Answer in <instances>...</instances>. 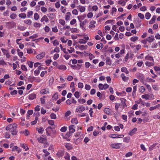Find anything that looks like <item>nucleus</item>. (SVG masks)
<instances>
[{
  "mask_svg": "<svg viewBox=\"0 0 160 160\" xmlns=\"http://www.w3.org/2000/svg\"><path fill=\"white\" fill-rule=\"evenodd\" d=\"M17 127V124L13 123L7 127L6 129L8 131L12 132V135H15L17 134V131L16 130Z\"/></svg>",
  "mask_w": 160,
  "mask_h": 160,
  "instance_id": "obj_1",
  "label": "nucleus"
},
{
  "mask_svg": "<svg viewBox=\"0 0 160 160\" xmlns=\"http://www.w3.org/2000/svg\"><path fill=\"white\" fill-rule=\"evenodd\" d=\"M47 135L48 136H51V134H55L56 133V131L54 129V128L51 126L48 127L46 129Z\"/></svg>",
  "mask_w": 160,
  "mask_h": 160,
  "instance_id": "obj_2",
  "label": "nucleus"
},
{
  "mask_svg": "<svg viewBox=\"0 0 160 160\" xmlns=\"http://www.w3.org/2000/svg\"><path fill=\"white\" fill-rule=\"evenodd\" d=\"M75 127L74 125H72L70 126L69 127V133L68 134L67 133V134L66 135L69 136L70 133H72L74 132L75 131Z\"/></svg>",
  "mask_w": 160,
  "mask_h": 160,
  "instance_id": "obj_3",
  "label": "nucleus"
},
{
  "mask_svg": "<svg viewBox=\"0 0 160 160\" xmlns=\"http://www.w3.org/2000/svg\"><path fill=\"white\" fill-rule=\"evenodd\" d=\"M119 145H121L120 143L112 144L110 145L111 147L114 149H119L120 148Z\"/></svg>",
  "mask_w": 160,
  "mask_h": 160,
  "instance_id": "obj_4",
  "label": "nucleus"
},
{
  "mask_svg": "<svg viewBox=\"0 0 160 160\" xmlns=\"http://www.w3.org/2000/svg\"><path fill=\"white\" fill-rule=\"evenodd\" d=\"M77 9H79V11L81 12H84L86 9L85 7L82 6L80 5L77 6Z\"/></svg>",
  "mask_w": 160,
  "mask_h": 160,
  "instance_id": "obj_5",
  "label": "nucleus"
},
{
  "mask_svg": "<svg viewBox=\"0 0 160 160\" xmlns=\"http://www.w3.org/2000/svg\"><path fill=\"white\" fill-rule=\"evenodd\" d=\"M7 25L10 28H13L16 26L15 23L13 22H7Z\"/></svg>",
  "mask_w": 160,
  "mask_h": 160,
  "instance_id": "obj_6",
  "label": "nucleus"
},
{
  "mask_svg": "<svg viewBox=\"0 0 160 160\" xmlns=\"http://www.w3.org/2000/svg\"><path fill=\"white\" fill-rule=\"evenodd\" d=\"M45 52H42L41 53L37 55L36 56V58L38 59H41L45 56Z\"/></svg>",
  "mask_w": 160,
  "mask_h": 160,
  "instance_id": "obj_7",
  "label": "nucleus"
},
{
  "mask_svg": "<svg viewBox=\"0 0 160 160\" xmlns=\"http://www.w3.org/2000/svg\"><path fill=\"white\" fill-rule=\"evenodd\" d=\"M96 22L95 21L92 20L91 21L90 23V25L89 26V28H94L95 27V24Z\"/></svg>",
  "mask_w": 160,
  "mask_h": 160,
  "instance_id": "obj_8",
  "label": "nucleus"
},
{
  "mask_svg": "<svg viewBox=\"0 0 160 160\" xmlns=\"http://www.w3.org/2000/svg\"><path fill=\"white\" fill-rule=\"evenodd\" d=\"M122 104L123 107V108H124L125 107H127V106L126 104V100L124 98H122L120 99Z\"/></svg>",
  "mask_w": 160,
  "mask_h": 160,
  "instance_id": "obj_9",
  "label": "nucleus"
},
{
  "mask_svg": "<svg viewBox=\"0 0 160 160\" xmlns=\"http://www.w3.org/2000/svg\"><path fill=\"white\" fill-rule=\"evenodd\" d=\"M137 77L141 82H142L144 80V77L142 74H139L137 76Z\"/></svg>",
  "mask_w": 160,
  "mask_h": 160,
  "instance_id": "obj_10",
  "label": "nucleus"
},
{
  "mask_svg": "<svg viewBox=\"0 0 160 160\" xmlns=\"http://www.w3.org/2000/svg\"><path fill=\"white\" fill-rule=\"evenodd\" d=\"M137 131V128H135L132 130L130 131L129 132L128 134L129 135L132 136L135 134V132Z\"/></svg>",
  "mask_w": 160,
  "mask_h": 160,
  "instance_id": "obj_11",
  "label": "nucleus"
},
{
  "mask_svg": "<svg viewBox=\"0 0 160 160\" xmlns=\"http://www.w3.org/2000/svg\"><path fill=\"white\" fill-rule=\"evenodd\" d=\"M159 108H160V104H158L153 107H150L149 108V110L152 111Z\"/></svg>",
  "mask_w": 160,
  "mask_h": 160,
  "instance_id": "obj_12",
  "label": "nucleus"
},
{
  "mask_svg": "<svg viewBox=\"0 0 160 160\" xmlns=\"http://www.w3.org/2000/svg\"><path fill=\"white\" fill-rule=\"evenodd\" d=\"M147 39L149 43L152 42L154 40V37L153 36H151Z\"/></svg>",
  "mask_w": 160,
  "mask_h": 160,
  "instance_id": "obj_13",
  "label": "nucleus"
},
{
  "mask_svg": "<svg viewBox=\"0 0 160 160\" xmlns=\"http://www.w3.org/2000/svg\"><path fill=\"white\" fill-rule=\"evenodd\" d=\"M36 98V95L34 93H32L29 95L28 99L29 100H33Z\"/></svg>",
  "mask_w": 160,
  "mask_h": 160,
  "instance_id": "obj_14",
  "label": "nucleus"
},
{
  "mask_svg": "<svg viewBox=\"0 0 160 160\" xmlns=\"http://www.w3.org/2000/svg\"><path fill=\"white\" fill-rule=\"evenodd\" d=\"M40 92L42 94H46L49 93V90L48 89H42L41 90Z\"/></svg>",
  "mask_w": 160,
  "mask_h": 160,
  "instance_id": "obj_15",
  "label": "nucleus"
},
{
  "mask_svg": "<svg viewBox=\"0 0 160 160\" xmlns=\"http://www.w3.org/2000/svg\"><path fill=\"white\" fill-rule=\"evenodd\" d=\"M37 140L39 142L43 143V142L46 139L41 137H40L38 138Z\"/></svg>",
  "mask_w": 160,
  "mask_h": 160,
  "instance_id": "obj_16",
  "label": "nucleus"
},
{
  "mask_svg": "<svg viewBox=\"0 0 160 160\" xmlns=\"http://www.w3.org/2000/svg\"><path fill=\"white\" fill-rule=\"evenodd\" d=\"M44 21L46 22L48 21V18L47 16L46 15H44L43 17L41 19V22H43Z\"/></svg>",
  "mask_w": 160,
  "mask_h": 160,
  "instance_id": "obj_17",
  "label": "nucleus"
},
{
  "mask_svg": "<svg viewBox=\"0 0 160 160\" xmlns=\"http://www.w3.org/2000/svg\"><path fill=\"white\" fill-rule=\"evenodd\" d=\"M156 18V16L155 15L153 16L151 20L149 21V23L150 24L153 23L154 22Z\"/></svg>",
  "mask_w": 160,
  "mask_h": 160,
  "instance_id": "obj_18",
  "label": "nucleus"
},
{
  "mask_svg": "<svg viewBox=\"0 0 160 160\" xmlns=\"http://www.w3.org/2000/svg\"><path fill=\"white\" fill-rule=\"evenodd\" d=\"M86 15L85 14H84L82 15L78 16V18L79 21L81 22V20H83L86 17Z\"/></svg>",
  "mask_w": 160,
  "mask_h": 160,
  "instance_id": "obj_19",
  "label": "nucleus"
},
{
  "mask_svg": "<svg viewBox=\"0 0 160 160\" xmlns=\"http://www.w3.org/2000/svg\"><path fill=\"white\" fill-rule=\"evenodd\" d=\"M121 76L122 77V80L124 81H126L128 79V77L125 76H124V74L123 73H122L121 75Z\"/></svg>",
  "mask_w": 160,
  "mask_h": 160,
  "instance_id": "obj_20",
  "label": "nucleus"
},
{
  "mask_svg": "<svg viewBox=\"0 0 160 160\" xmlns=\"http://www.w3.org/2000/svg\"><path fill=\"white\" fill-rule=\"evenodd\" d=\"M149 97L150 95L148 94L143 95L142 96V98L145 99L146 100L149 99Z\"/></svg>",
  "mask_w": 160,
  "mask_h": 160,
  "instance_id": "obj_21",
  "label": "nucleus"
},
{
  "mask_svg": "<svg viewBox=\"0 0 160 160\" xmlns=\"http://www.w3.org/2000/svg\"><path fill=\"white\" fill-rule=\"evenodd\" d=\"M146 81L147 82H155V80L154 79H153L151 78H149L148 77L146 79Z\"/></svg>",
  "mask_w": 160,
  "mask_h": 160,
  "instance_id": "obj_22",
  "label": "nucleus"
},
{
  "mask_svg": "<svg viewBox=\"0 0 160 160\" xmlns=\"http://www.w3.org/2000/svg\"><path fill=\"white\" fill-rule=\"evenodd\" d=\"M145 64L148 67H150L153 66L154 65V63L152 62L147 61L145 62Z\"/></svg>",
  "mask_w": 160,
  "mask_h": 160,
  "instance_id": "obj_23",
  "label": "nucleus"
},
{
  "mask_svg": "<svg viewBox=\"0 0 160 160\" xmlns=\"http://www.w3.org/2000/svg\"><path fill=\"white\" fill-rule=\"evenodd\" d=\"M106 62L108 65H110L111 64V62L110 60V58L109 57H107L106 59Z\"/></svg>",
  "mask_w": 160,
  "mask_h": 160,
  "instance_id": "obj_24",
  "label": "nucleus"
},
{
  "mask_svg": "<svg viewBox=\"0 0 160 160\" xmlns=\"http://www.w3.org/2000/svg\"><path fill=\"white\" fill-rule=\"evenodd\" d=\"M65 100V98L64 97H62L61 99H59L57 101V103L59 104H60L61 102L64 101Z\"/></svg>",
  "mask_w": 160,
  "mask_h": 160,
  "instance_id": "obj_25",
  "label": "nucleus"
},
{
  "mask_svg": "<svg viewBox=\"0 0 160 160\" xmlns=\"http://www.w3.org/2000/svg\"><path fill=\"white\" fill-rule=\"evenodd\" d=\"M130 140V138L129 137H126L124 138L123 141L124 142L128 143L129 142Z\"/></svg>",
  "mask_w": 160,
  "mask_h": 160,
  "instance_id": "obj_26",
  "label": "nucleus"
},
{
  "mask_svg": "<svg viewBox=\"0 0 160 160\" xmlns=\"http://www.w3.org/2000/svg\"><path fill=\"white\" fill-rule=\"evenodd\" d=\"M66 67L65 65H61L59 66L58 69L60 70H66Z\"/></svg>",
  "mask_w": 160,
  "mask_h": 160,
  "instance_id": "obj_27",
  "label": "nucleus"
},
{
  "mask_svg": "<svg viewBox=\"0 0 160 160\" xmlns=\"http://www.w3.org/2000/svg\"><path fill=\"white\" fill-rule=\"evenodd\" d=\"M145 58L147 60L152 61V62L154 61L153 58L151 56H147L145 57Z\"/></svg>",
  "mask_w": 160,
  "mask_h": 160,
  "instance_id": "obj_28",
  "label": "nucleus"
},
{
  "mask_svg": "<svg viewBox=\"0 0 160 160\" xmlns=\"http://www.w3.org/2000/svg\"><path fill=\"white\" fill-rule=\"evenodd\" d=\"M104 112L108 114H109L110 113V110L108 108H105L104 110Z\"/></svg>",
  "mask_w": 160,
  "mask_h": 160,
  "instance_id": "obj_29",
  "label": "nucleus"
},
{
  "mask_svg": "<svg viewBox=\"0 0 160 160\" xmlns=\"http://www.w3.org/2000/svg\"><path fill=\"white\" fill-rule=\"evenodd\" d=\"M80 103L83 104L86 102V100L84 99H79L78 100Z\"/></svg>",
  "mask_w": 160,
  "mask_h": 160,
  "instance_id": "obj_30",
  "label": "nucleus"
},
{
  "mask_svg": "<svg viewBox=\"0 0 160 160\" xmlns=\"http://www.w3.org/2000/svg\"><path fill=\"white\" fill-rule=\"evenodd\" d=\"M131 55V54L130 53H127V55H126V56H125V61L126 62H127L128 59L129 58H130V57L129 56H130V55Z\"/></svg>",
  "mask_w": 160,
  "mask_h": 160,
  "instance_id": "obj_31",
  "label": "nucleus"
},
{
  "mask_svg": "<svg viewBox=\"0 0 160 160\" xmlns=\"http://www.w3.org/2000/svg\"><path fill=\"white\" fill-rule=\"evenodd\" d=\"M71 122L72 124H77L78 123V120H77V118H73L72 119V120H71Z\"/></svg>",
  "mask_w": 160,
  "mask_h": 160,
  "instance_id": "obj_32",
  "label": "nucleus"
},
{
  "mask_svg": "<svg viewBox=\"0 0 160 160\" xmlns=\"http://www.w3.org/2000/svg\"><path fill=\"white\" fill-rule=\"evenodd\" d=\"M78 47L80 48V49L81 50H82L83 49H85L87 47V45H81V46H78Z\"/></svg>",
  "mask_w": 160,
  "mask_h": 160,
  "instance_id": "obj_33",
  "label": "nucleus"
},
{
  "mask_svg": "<svg viewBox=\"0 0 160 160\" xmlns=\"http://www.w3.org/2000/svg\"><path fill=\"white\" fill-rule=\"evenodd\" d=\"M59 23L63 26L65 25V22L63 19H60L59 20Z\"/></svg>",
  "mask_w": 160,
  "mask_h": 160,
  "instance_id": "obj_34",
  "label": "nucleus"
},
{
  "mask_svg": "<svg viewBox=\"0 0 160 160\" xmlns=\"http://www.w3.org/2000/svg\"><path fill=\"white\" fill-rule=\"evenodd\" d=\"M24 22L25 23L28 25H31L32 23L31 21L29 19L25 20L24 21Z\"/></svg>",
  "mask_w": 160,
  "mask_h": 160,
  "instance_id": "obj_35",
  "label": "nucleus"
},
{
  "mask_svg": "<svg viewBox=\"0 0 160 160\" xmlns=\"http://www.w3.org/2000/svg\"><path fill=\"white\" fill-rule=\"evenodd\" d=\"M138 39V38L137 37H133L131 38L130 40L133 42H135Z\"/></svg>",
  "mask_w": 160,
  "mask_h": 160,
  "instance_id": "obj_36",
  "label": "nucleus"
},
{
  "mask_svg": "<svg viewBox=\"0 0 160 160\" xmlns=\"http://www.w3.org/2000/svg\"><path fill=\"white\" fill-rule=\"evenodd\" d=\"M112 136L110 137L112 138H119V137H118L119 135L116 134H112L111 135Z\"/></svg>",
  "mask_w": 160,
  "mask_h": 160,
  "instance_id": "obj_37",
  "label": "nucleus"
},
{
  "mask_svg": "<svg viewBox=\"0 0 160 160\" xmlns=\"http://www.w3.org/2000/svg\"><path fill=\"white\" fill-rule=\"evenodd\" d=\"M50 117L51 119H55L57 118V116L56 114L54 113H52L50 114Z\"/></svg>",
  "mask_w": 160,
  "mask_h": 160,
  "instance_id": "obj_38",
  "label": "nucleus"
},
{
  "mask_svg": "<svg viewBox=\"0 0 160 160\" xmlns=\"http://www.w3.org/2000/svg\"><path fill=\"white\" fill-rule=\"evenodd\" d=\"M151 16V14L149 12H147L145 15V18L147 19H148L150 18Z\"/></svg>",
  "mask_w": 160,
  "mask_h": 160,
  "instance_id": "obj_39",
  "label": "nucleus"
},
{
  "mask_svg": "<svg viewBox=\"0 0 160 160\" xmlns=\"http://www.w3.org/2000/svg\"><path fill=\"white\" fill-rule=\"evenodd\" d=\"M19 16L22 18H25L26 17V15L25 13H21L19 15Z\"/></svg>",
  "mask_w": 160,
  "mask_h": 160,
  "instance_id": "obj_40",
  "label": "nucleus"
},
{
  "mask_svg": "<svg viewBox=\"0 0 160 160\" xmlns=\"http://www.w3.org/2000/svg\"><path fill=\"white\" fill-rule=\"evenodd\" d=\"M18 29L21 31H24L25 30L26 28L24 26H18Z\"/></svg>",
  "mask_w": 160,
  "mask_h": 160,
  "instance_id": "obj_41",
  "label": "nucleus"
},
{
  "mask_svg": "<svg viewBox=\"0 0 160 160\" xmlns=\"http://www.w3.org/2000/svg\"><path fill=\"white\" fill-rule=\"evenodd\" d=\"M79 108V112L81 113L83 112V111H84L85 109V107L83 106H81Z\"/></svg>",
  "mask_w": 160,
  "mask_h": 160,
  "instance_id": "obj_42",
  "label": "nucleus"
},
{
  "mask_svg": "<svg viewBox=\"0 0 160 160\" xmlns=\"http://www.w3.org/2000/svg\"><path fill=\"white\" fill-rule=\"evenodd\" d=\"M34 19L35 20H37L39 18V16L37 13H35L34 14Z\"/></svg>",
  "mask_w": 160,
  "mask_h": 160,
  "instance_id": "obj_43",
  "label": "nucleus"
},
{
  "mask_svg": "<svg viewBox=\"0 0 160 160\" xmlns=\"http://www.w3.org/2000/svg\"><path fill=\"white\" fill-rule=\"evenodd\" d=\"M74 96L76 98H78L80 96L79 92L78 91L74 93Z\"/></svg>",
  "mask_w": 160,
  "mask_h": 160,
  "instance_id": "obj_44",
  "label": "nucleus"
},
{
  "mask_svg": "<svg viewBox=\"0 0 160 160\" xmlns=\"http://www.w3.org/2000/svg\"><path fill=\"white\" fill-rule=\"evenodd\" d=\"M58 93H56L52 96V98L54 99H57L58 98Z\"/></svg>",
  "mask_w": 160,
  "mask_h": 160,
  "instance_id": "obj_45",
  "label": "nucleus"
},
{
  "mask_svg": "<svg viewBox=\"0 0 160 160\" xmlns=\"http://www.w3.org/2000/svg\"><path fill=\"white\" fill-rule=\"evenodd\" d=\"M145 90V89L144 87L141 86L139 88L140 92H143Z\"/></svg>",
  "mask_w": 160,
  "mask_h": 160,
  "instance_id": "obj_46",
  "label": "nucleus"
},
{
  "mask_svg": "<svg viewBox=\"0 0 160 160\" xmlns=\"http://www.w3.org/2000/svg\"><path fill=\"white\" fill-rule=\"evenodd\" d=\"M43 151L44 153L45 156H48L50 154V153L48 152L47 150L44 149L43 150Z\"/></svg>",
  "mask_w": 160,
  "mask_h": 160,
  "instance_id": "obj_47",
  "label": "nucleus"
},
{
  "mask_svg": "<svg viewBox=\"0 0 160 160\" xmlns=\"http://www.w3.org/2000/svg\"><path fill=\"white\" fill-rule=\"evenodd\" d=\"M133 91L132 93V95L134 96L136 93V92L137 90V87L136 86H134L133 87Z\"/></svg>",
  "mask_w": 160,
  "mask_h": 160,
  "instance_id": "obj_48",
  "label": "nucleus"
},
{
  "mask_svg": "<svg viewBox=\"0 0 160 160\" xmlns=\"http://www.w3.org/2000/svg\"><path fill=\"white\" fill-rule=\"evenodd\" d=\"M33 63V62L31 61L29 62H28V64L29 67L31 68H32Z\"/></svg>",
  "mask_w": 160,
  "mask_h": 160,
  "instance_id": "obj_49",
  "label": "nucleus"
},
{
  "mask_svg": "<svg viewBox=\"0 0 160 160\" xmlns=\"http://www.w3.org/2000/svg\"><path fill=\"white\" fill-rule=\"evenodd\" d=\"M64 158L66 159V160H70V156L69 154L68 153L66 154V155L64 156Z\"/></svg>",
  "mask_w": 160,
  "mask_h": 160,
  "instance_id": "obj_50",
  "label": "nucleus"
},
{
  "mask_svg": "<svg viewBox=\"0 0 160 160\" xmlns=\"http://www.w3.org/2000/svg\"><path fill=\"white\" fill-rule=\"evenodd\" d=\"M17 15L15 14L12 13L10 15V17L11 19H14L16 18Z\"/></svg>",
  "mask_w": 160,
  "mask_h": 160,
  "instance_id": "obj_51",
  "label": "nucleus"
},
{
  "mask_svg": "<svg viewBox=\"0 0 160 160\" xmlns=\"http://www.w3.org/2000/svg\"><path fill=\"white\" fill-rule=\"evenodd\" d=\"M34 26L36 28L40 27L41 26V24L39 23L35 22L34 24Z\"/></svg>",
  "mask_w": 160,
  "mask_h": 160,
  "instance_id": "obj_52",
  "label": "nucleus"
},
{
  "mask_svg": "<svg viewBox=\"0 0 160 160\" xmlns=\"http://www.w3.org/2000/svg\"><path fill=\"white\" fill-rule=\"evenodd\" d=\"M138 16L141 19H142L144 18V15L140 13H138Z\"/></svg>",
  "mask_w": 160,
  "mask_h": 160,
  "instance_id": "obj_53",
  "label": "nucleus"
},
{
  "mask_svg": "<svg viewBox=\"0 0 160 160\" xmlns=\"http://www.w3.org/2000/svg\"><path fill=\"white\" fill-rule=\"evenodd\" d=\"M10 135L8 132H6L5 133V137L6 138H10Z\"/></svg>",
  "mask_w": 160,
  "mask_h": 160,
  "instance_id": "obj_54",
  "label": "nucleus"
},
{
  "mask_svg": "<svg viewBox=\"0 0 160 160\" xmlns=\"http://www.w3.org/2000/svg\"><path fill=\"white\" fill-rule=\"evenodd\" d=\"M21 68L22 70L27 71V69L25 65H22L21 66Z\"/></svg>",
  "mask_w": 160,
  "mask_h": 160,
  "instance_id": "obj_55",
  "label": "nucleus"
},
{
  "mask_svg": "<svg viewBox=\"0 0 160 160\" xmlns=\"http://www.w3.org/2000/svg\"><path fill=\"white\" fill-rule=\"evenodd\" d=\"M85 88L87 90H90L91 87L89 85L86 84L85 86Z\"/></svg>",
  "mask_w": 160,
  "mask_h": 160,
  "instance_id": "obj_56",
  "label": "nucleus"
},
{
  "mask_svg": "<svg viewBox=\"0 0 160 160\" xmlns=\"http://www.w3.org/2000/svg\"><path fill=\"white\" fill-rule=\"evenodd\" d=\"M93 13L91 12L88 13L87 14V17L88 18H92L93 17Z\"/></svg>",
  "mask_w": 160,
  "mask_h": 160,
  "instance_id": "obj_57",
  "label": "nucleus"
},
{
  "mask_svg": "<svg viewBox=\"0 0 160 160\" xmlns=\"http://www.w3.org/2000/svg\"><path fill=\"white\" fill-rule=\"evenodd\" d=\"M140 147L141 148V149L143 150V151H146L147 150V149L146 148H145L144 146V145L142 144L140 145Z\"/></svg>",
  "mask_w": 160,
  "mask_h": 160,
  "instance_id": "obj_58",
  "label": "nucleus"
},
{
  "mask_svg": "<svg viewBox=\"0 0 160 160\" xmlns=\"http://www.w3.org/2000/svg\"><path fill=\"white\" fill-rule=\"evenodd\" d=\"M42 11L43 12H45L47 11V9L44 7H42L41 8Z\"/></svg>",
  "mask_w": 160,
  "mask_h": 160,
  "instance_id": "obj_59",
  "label": "nucleus"
},
{
  "mask_svg": "<svg viewBox=\"0 0 160 160\" xmlns=\"http://www.w3.org/2000/svg\"><path fill=\"white\" fill-rule=\"evenodd\" d=\"M59 57V55L58 54L56 53L53 56V59L55 60L57 59Z\"/></svg>",
  "mask_w": 160,
  "mask_h": 160,
  "instance_id": "obj_60",
  "label": "nucleus"
},
{
  "mask_svg": "<svg viewBox=\"0 0 160 160\" xmlns=\"http://www.w3.org/2000/svg\"><path fill=\"white\" fill-rule=\"evenodd\" d=\"M120 104L119 103H116V105L115 106V108L116 111H118V108L120 106Z\"/></svg>",
  "mask_w": 160,
  "mask_h": 160,
  "instance_id": "obj_61",
  "label": "nucleus"
},
{
  "mask_svg": "<svg viewBox=\"0 0 160 160\" xmlns=\"http://www.w3.org/2000/svg\"><path fill=\"white\" fill-rule=\"evenodd\" d=\"M72 13L75 15H77L78 14V11L77 9H74L72 11Z\"/></svg>",
  "mask_w": 160,
  "mask_h": 160,
  "instance_id": "obj_62",
  "label": "nucleus"
},
{
  "mask_svg": "<svg viewBox=\"0 0 160 160\" xmlns=\"http://www.w3.org/2000/svg\"><path fill=\"white\" fill-rule=\"evenodd\" d=\"M78 87L79 88H82L83 87V85L82 83L79 82L78 83Z\"/></svg>",
  "mask_w": 160,
  "mask_h": 160,
  "instance_id": "obj_63",
  "label": "nucleus"
},
{
  "mask_svg": "<svg viewBox=\"0 0 160 160\" xmlns=\"http://www.w3.org/2000/svg\"><path fill=\"white\" fill-rule=\"evenodd\" d=\"M44 131V129L43 128H40L38 129V132L40 133H42Z\"/></svg>",
  "mask_w": 160,
  "mask_h": 160,
  "instance_id": "obj_64",
  "label": "nucleus"
}]
</instances>
